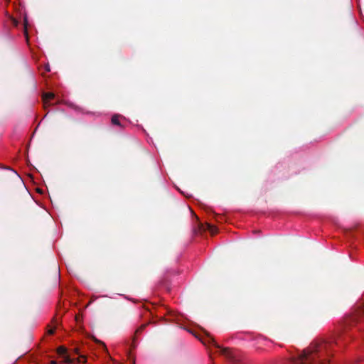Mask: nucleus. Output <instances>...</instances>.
I'll use <instances>...</instances> for the list:
<instances>
[{
  "label": "nucleus",
  "mask_w": 364,
  "mask_h": 364,
  "mask_svg": "<svg viewBox=\"0 0 364 364\" xmlns=\"http://www.w3.org/2000/svg\"><path fill=\"white\" fill-rule=\"evenodd\" d=\"M55 328L50 329L48 331V333L52 335V334H53L55 333Z\"/></svg>",
  "instance_id": "9b49d317"
},
{
  "label": "nucleus",
  "mask_w": 364,
  "mask_h": 364,
  "mask_svg": "<svg viewBox=\"0 0 364 364\" xmlns=\"http://www.w3.org/2000/svg\"><path fill=\"white\" fill-rule=\"evenodd\" d=\"M74 351H75V353L76 354H78V353H79V350H78V348H75Z\"/></svg>",
  "instance_id": "f8f14e48"
},
{
  "label": "nucleus",
  "mask_w": 364,
  "mask_h": 364,
  "mask_svg": "<svg viewBox=\"0 0 364 364\" xmlns=\"http://www.w3.org/2000/svg\"><path fill=\"white\" fill-rule=\"evenodd\" d=\"M50 364H58V363L55 360L50 361Z\"/></svg>",
  "instance_id": "4468645a"
},
{
  "label": "nucleus",
  "mask_w": 364,
  "mask_h": 364,
  "mask_svg": "<svg viewBox=\"0 0 364 364\" xmlns=\"http://www.w3.org/2000/svg\"><path fill=\"white\" fill-rule=\"evenodd\" d=\"M221 353L224 355L227 358H228L232 362H236L237 360L235 359V355L231 351V349L225 348L221 349Z\"/></svg>",
  "instance_id": "20e7f679"
},
{
  "label": "nucleus",
  "mask_w": 364,
  "mask_h": 364,
  "mask_svg": "<svg viewBox=\"0 0 364 364\" xmlns=\"http://www.w3.org/2000/svg\"><path fill=\"white\" fill-rule=\"evenodd\" d=\"M208 343H213V345H214L216 348H220V346H218V345L215 342V341L213 340V338H210V337H209V338H208Z\"/></svg>",
  "instance_id": "6e6552de"
},
{
  "label": "nucleus",
  "mask_w": 364,
  "mask_h": 364,
  "mask_svg": "<svg viewBox=\"0 0 364 364\" xmlns=\"http://www.w3.org/2000/svg\"><path fill=\"white\" fill-rule=\"evenodd\" d=\"M329 344L321 343L312 347L311 350H304L303 353L293 361V364H317L321 362L323 364L328 363L327 360L321 359L323 354L329 355Z\"/></svg>",
  "instance_id": "f257e3e1"
},
{
  "label": "nucleus",
  "mask_w": 364,
  "mask_h": 364,
  "mask_svg": "<svg viewBox=\"0 0 364 364\" xmlns=\"http://www.w3.org/2000/svg\"><path fill=\"white\" fill-rule=\"evenodd\" d=\"M13 22H14V24L15 26H17L18 22H17V21H16V20L14 19V20H13Z\"/></svg>",
  "instance_id": "ddd939ff"
},
{
  "label": "nucleus",
  "mask_w": 364,
  "mask_h": 364,
  "mask_svg": "<svg viewBox=\"0 0 364 364\" xmlns=\"http://www.w3.org/2000/svg\"><path fill=\"white\" fill-rule=\"evenodd\" d=\"M54 98H55V95L53 93H52V92L44 93L43 95V102L44 107L46 108L47 106L51 105L52 103L50 102V101L54 100Z\"/></svg>",
  "instance_id": "7ed1b4c3"
},
{
  "label": "nucleus",
  "mask_w": 364,
  "mask_h": 364,
  "mask_svg": "<svg viewBox=\"0 0 364 364\" xmlns=\"http://www.w3.org/2000/svg\"><path fill=\"white\" fill-rule=\"evenodd\" d=\"M27 24H28V23H27V19H26V18L25 17V18H24V27H25V30H26ZM25 32H26V31H25Z\"/></svg>",
  "instance_id": "9d476101"
},
{
  "label": "nucleus",
  "mask_w": 364,
  "mask_h": 364,
  "mask_svg": "<svg viewBox=\"0 0 364 364\" xmlns=\"http://www.w3.org/2000/svg\"><path fill=\"white\" fill-rule=\"evenodd\" d=\"M202 343H203L204 344H206V341L204 340H202Z\"/></svg>",
  "instance_id": "2eb2a0df"
},
{
  "label": "nucleus",
  "mask_w": 364,
  "mask_h": 364,
  "mask_svg": "<svg viewBox=\"0 0 364 364\" xmlns=\"http://www.w3.org/2000/svg\"><path fill=\"white\" fill-rule=\"evenodd\" d=\"M111 121L113 124L117 125V126H121L118 115L112 116Z\"/></svg>",
  "instance_id": "39448f33"
},
{
  "label": "nucleus",
  "mask_w": 364,
  "mask_h": 364,
  "mask_svg": "<svg viewBox=\"0 0 364 364\" xmlns=\"http://www.w3.org/2000/svg\"><path fill=\"white\" fill-rule=\"evenodd\" d=\"M208 231L212 234V235H214L217 232V228L216 227L212 225H210V224H208Z\"/></svg>",
  "instance_id": "423d86ee"
},
{
  "label": "nucleus",
  "mask_w": 364,
  "mask_h": 364,
  "mask_svg": "<svg viewBox=\"0 0 364 364\" xmlns=\"http://www.w3.org/2000/svg\"><path fill=\"white\" fill-rule=\"evenodd\" d=\"M148 323H144V324H142L136 331V333H141L142 332V331H144V329L148 326Z\"/></svg>",
  "instance_id": "0eeeda50"
},
{
  "label": "nucleus",
  "mask_w": 364,
  "mask_h": 364,
  "mask_svg": "<svg viewBox=\"0 0 364 364\" xmlns=\"http://www.w3.org/2000/svg\"><path fill=\"white\" fill-rule=\"evenodd\" d=\"M95 341L96 343H97L101 344V345L103 346V348H104L105 350H107V348H106V346H105V343H104L103 342H102V341H99V340H97V339H96V338H95Z\"/></svg>",
  "instance_id": "1a4fd4ad"
},
{
  "label": "nucleus",
  "mask_w": 364,
  "mask_h": 364,
  "mask_svg": "<svg viewBox=\"0 0 364 364\" xmlns=\"http://www.w3.org/2000/svg\"><path fill=\"white\" fill-rule=\"evenodd\" d=\"M57 353L58 355H60V356H63L64 358V360L63 362L66 364H72L73 363L75 360L77 362V363H81V358L83 359V363H85L86 361V357L84 356V355H80L79 358H77V359H73V358H70L68 355H67V348L64 346H60L57 348Z\"/></svg>",
  "instance_id": "f03ea898"
}]
</instances>
